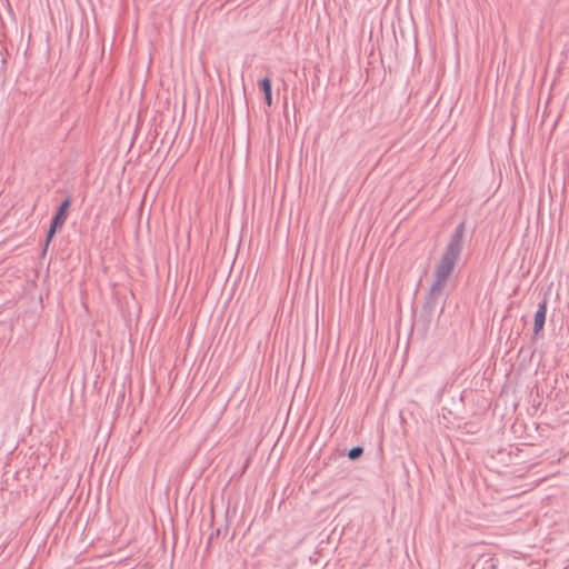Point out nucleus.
Returning <instances> with one entry per match:
<instances>
[{
	"label": "nucleus",
	"mask_w": 569,
	"mask_h": 569,
	"mask_svg": "<svg viewBox=\"0 0 569 569\" xmlns=\"http://www.w3.org/2000/svg\"><path fill=\"white\" fill-rule=\"evenodd\" d=\"M465 222H460L456 227L441 256V259L435 269L433 283L429 292L427 293L426 303L423 306L425 311L430 315L433 313L438 308L439 300L443 296V289L447 283V280L452 273L455 266L462 252V240L465 236Z\"/></svg>",
	"instance_id": "nucleus-1"
},
{
	"label": "nucleus",
	"mask_w": 569,
	"mask_h": 569,
	"mask_svg": "<svg viewBox=\"0 0 569 569\" xmlns=\"http://www.w3.org/2000/svg\"><path fill=\"white\" fill-rule=\"evenodd\" d=\"M70 203H71V199L70 197L66 198L59 206L56 214L53 216L52 220H51V223H50V227H49V230L47 232V237H46V244L48 246L49 242L52 240V238L54 237L57 230L59 228H61L66 220H67V214H68V209L70 207Z\"/></svg>",
	"instance_id": "nucleus-2"
},
{
	"label": "nucleus",
	"mask_w": 569,
	"mask_h": 569,
	"mask_svg": "<svg viewBox=\"0 0 569 569\" xmlns=\"http://www.w3.org/2000/svg\"><path fill=\"white\" fill-rule=\"evenodd\" d=\"M546 313H547V302L543 300L541 303H539L538 309L535 313V321H533V332L538 335L545 326L546 322Z\"/></svg>",
	"instance_id": "nucleus-3"
},
{
	"label": "nucleus",
	"mask_w": 569,
	"mask_h": 569,
	"mask_svg": "<svg viewBox=\"0 0 569 569\" xmlns=\"http://www.w3.org/2000/svg\"><path fill=\"white\" fill-rule=\"evenodd\" d=\"M259 88L264 93V100L268 106L272 104V91H271V80L269 77H264L259 81Z\"/></svg>",
	"instance_id": "nucleus-4"
},
{
	"label": "nucleus",
	"mask_w": 569,
	"mask_h": 569,
	"mask_svg": "<svg viewBox=\"0 0 569 569\" xmlns=\"http://www.w3.org/2000/svg\"><path fill=\"white\" fill-rule=\"evenodd\" d=\"M362 453H363V448L361 446H356L348 451V458L350 460H357L358 458H360L362 456Z\"/></svg>",
	"instance_id": "nucleus-5"
},
{
	"label": "nucleus",
	"mask_w": 569,
	"mask_h": 569,
	"mask_svg": "<svg viewBox=\"0 0 569 569\" xmlns=\"http://www.w3.org/2000/svg\"><path fill=\"white\" fill-rule=\"evenodd\" d=\"M220 535V530L217 529L214 532H212L210 536H209V539H208V543H211L213 539H216L217 537H219Z\"/></svg>",
	"instance_id": "nucleus-6"
}]
</instances>
